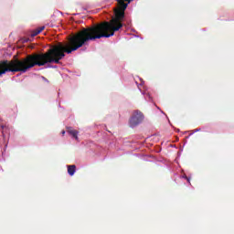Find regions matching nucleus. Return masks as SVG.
<instances>
[{
	"label": "nucleus",
	"mask_w": 234,
	"mask_h": 234,
	"mask_svg": "<svg viewBox=\"0 0 234 234\" xmlns=\"http://www.w3.org/2000/svg\"><path fill=\"white\" fill-rule=\"evenodd\" d=\"M68 134L72 136V138H75V140H78V134H79L78 130H72V128H69Z\"/></svg>",
	"instance_id": "423d86ee"
},
{
	"label": "nucleus",
	"mask_w": 234,
	"mask_h": 234,
	"mask_svg": "<svg viewBox=\"0 0 234 234\" xmlns=\"http://www.w3.org/2000/svg\"><path fill=\"white\" fill-rule=\"evenodd\" d=\"M144 122V113L140 111H135L133 114V116L130 118V127L132 129H134V127H137V125H140V123Z\"/></svg>",
	"instance_id": "7ed1b4c3"
},
{
	"label": "nucleus",
	"mask_w": 234,
	"mask_h": 234,
	"mask_svg": "<svg viewBox=\"0 0 234 234\" xmlns=\"http://www.w3.org/2000/svg\"><path fill=\"white\" fill-rule=\"evenodd\" d=\"M140 81H141L140 85H142L144 83V80L140 79Z\"/></svg>",
	"instance_id": "9b49d317"
},
{
	"label": "nucleus",
	"mask_w": 234,
	"mask_h": 234,
	"mask_svg": "<svg viewBox=\"0 0 234 234\" xmlns=\"http://www.w3.org/2000/svg\"><path fill=\"white\" fill-rule=\"evenodd\" d=\"M77 36L78 35L69 37L67 42L63 44L59 43L47 53L27 55L23 58L13 61L4 60L0 64V69H2V71H0V78L6 74V72H22V74H25V72H28V70L34 69V67H45V65H47L46 69H58V66L48 63L60 65L61 59L65 58V52L66 54L76 52V50L72 49L76 48V47L80 45V42L73 44L72 38ZM70 50L72 51L69 53Z\"/></svg>",
	"instance_id": "f257e3e1"
},
{
	"label": "nucleus",
	"mask_w": 234,
	"mask_h": 234,
	"mask_svg": "<svg viewBox=\"0 0 234 234\" xmlns=\"http://www.w3.org/2000/svg\"><path fill=\"white\" fill-rule=\"evenodd\" d=\"M147 96H148L149 100H151V95L147 94Z\"/></svg>",
	"instance_id": "ddd939ff"
},
{
	"label": "nucleus",
	"mask_w": 234,
	"mask_h": 234,
	"mask_svg": "<svg viewBox=\"0 0 234 234\" xmlns=\"http://www.w3.org/2000/svg\"><path fill=\"white\" fill-rule=\"evenodd\" d=\"M199 131H200V128L196 129V130H193L192 133H190V136H191L192 134H195V133H199Z\"/></svg>",
	"instance_id": "1a4fd4ad"
},
{
	"label": "nucleus",
	"mask_w": 234,
	"mask_h": 234,
	"mask_svg": "<svg viewBox=\"0 0 234 234\" xmlns=\"http://www.w3.org/2000/svg\"><path fill=\"white\" fill-rule=\"evenodd\" d=\"M182 178H185V180H186V182H188V184H191V177H188L187 176L184 175L182 176Z\"/></svg>",
	"instance_id": "6e6552de"
},
{
	"label": "nucleus",
	"mask_w": 234,
	"mask_h": 234,
	"mask_svg": "<svg viewBox=\"0 0 234 234\" xmlns=\"http://www.w3.org/2000/svg\"><path fill=\"white\" fill-rule=\"evenodd\" d=\"M118 5L119 7L114 10L115 18H112L111 21H104L91 27L83 28L71 39L73 45H76V43H79V45L68 51V53H70L72 50H78L84 47V45H89V41L101 39V37H112L115 32L123 28L122 21L125 19V9H123L122 4L118 3Z\"/></svg>",
	"instance_id": "f03ea898"
},
{
	"label": "nucleus",
	"mask_w": 234,
	"mask_h": 234,
	"mask_svg": "<svg viewBox=\"0 0 234 234\" xmlns=\"http://www.w3.org/2000/svg\"><path fill=\"white\" fill-rule=\"evenodd\" d=\"M76 173V165H68V175L74 176Z\"/></svg>",
	"instance_id": "39448f33"
},
{
	"label": "nucleus",
	"mask_w": 234,
	"mask_h": 234,
	"mask_svg": "<svg viewBox=\"0 0 234 234\" xmlns=\"http://www.w3.org/2000/svg\"><path fill=\"white\" fill-rule=\"evenodd\" d=\"M62 134H65V131H62Z\"/></svg>",
	"instance_id": "2eb2a0df"
},
{
	"label": "nucleus",
	"mask_w": 234,
	"mask_h": 234,
	"mask_svg": "<svg viewBox=\"0 0 234 234\" xmlns=\"http://www.w3.org/2000/svg\"><path fill=\"white\" fill-rule=\"evenodd\" d=\"M41 79L43 80V81H46V83H48V80L47 78L42 76Z\"/></svg>",
	"instance_id": "9d476101"
},
{
	"label": "nucleus",
	"mask_w": 234,
	"mask_h": 234,
	"mask_svg": "<svg viewBox=\"0 0 234 234\" xmlns=\"http://www.w3.org/2000/svg\"><path fill=\"white\" fill-rule=\"evenodd\" d=\"M5 127H6V126H5V125H3V124L1 125V129H5Z\"/></svg>",
	"instance_id": "f8f14e48"
},
{
	"label": "nucleus",
	"mask_w": 234,
	"mask_h": 234,
	"mask_svg": "<svg viewBox=\"0 0 234 234\" xmlns=\"http://www.w3.org/2000/svg\"><path fill=\"white\" fill-rule=\"evenodd\" d=\"M43 30H45V26L37 28V29H36L35 31H33V33L31 34L32 37H36V36H37L38 34H41V32H43Z\"/></svg>",
	"instance_id": "0eeeda50"
},
{
	"label": "nucleus",
	"mask_w": 234,
	"mask_h": 234,
	"mask_svg": "<svg viewBox=\"0 0 234 234\" xmlns=\"http://www.w3.org/2000/svg\"><path fill=\"white\" fill-rule=\"evenodd\" d=\"M119 5L122 6L123 10H127V6L133 3V0H116Z\"/></svg>",
	"instance_id": "20e7f679"
},
{
	"label": "nucleus",
	"mask_w": 234,
	"mask_h": 234,
	"mask_svg": "<svg viewBox=\"0 0 234 234\" xmlns=\"http://www.w3.org/2000/svg\"><path fill=\"white\" fill-rule=\"evenodd\" d=\"M176 132H177V133H180V129H176Z\"/></svg>",
	"instance_id": "4468645a"
},
{
	"label": "nucleus",
	"mask_w": 234,
	"mask_h": 234,
	"mask_svg": "<svg viewBox=\"0 0 234 234\" xmlns=\"http://www.w3.org/2000/svg\"><path fill=\"white\" fill-rule=\"evenodd\" d=\"M163 114H165L164 112H161Z\"/></svg>",
	"instance_id": "dca6fc26"
}]
</instances>
